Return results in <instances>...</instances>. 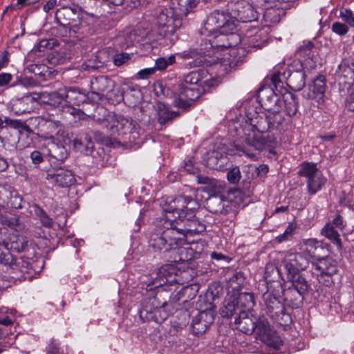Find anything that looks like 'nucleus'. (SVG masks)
Wrapping results in <instances>:
<instances>
[{
	"label": "nucleus",
	"instance_id": "nucleus-63",
	"mask_svg": "<svg viewBox=\"0 0 354 354\" xmlns=\"http://www.w3.org/2000/svg\"><path fill=\"white\" fill-rule=\"evenodd\" d=\"M328 224H330L333 227L340 230H342L344 228L343 218L339 215H337L331 222L328 223Z\"/></svg>",
	"mask_w": 354,
	"mask_h": 354
},
{
	"label": "nucleus",
	"instance_id": "nucleus-19",
	"mask_svg": "<svg viewBox=\"0 0 354 354\" xmlns=\"http://www.w3.org/2000/svg\"><path fill=\"white\" fill-rule=\"evenodd\" d=\"M258 98L261 106L268 111H276V109L280 108L279 104L280 102L279 95L276 94L269 87L260 89L258 93Z\"/></svg>",
	"mask_w": 354,
	"mask_h": 354
},
{
	"label": "nucleus",
	"instance_id": "nucleus-4",
	"mask_svg": "<svg viewBox=\"0 0 354 354\" xmlns=\"http://www.w3.org/2000/svg\"><path fill=\"white\" fill-rule=\"evenodd\" d=\"M55 18L60 26L68 30L66 34L69 37L80 39L90 33L84 14L77 8L63 6L57 10Z\"/></svg>",
	"mask_w": 354,
	"mask_h": 354
},
{
	"label": "nucleus",
	"instance_id": "nucleus-51",
	"mask_svg": "<svg viewBox=\"0 0 354 354\" xmlns=\"http://www.w3.org/2000/svg\"><path fill=\"white\" fill-rule=\"evenodd\" d=\"M279 109L280 108L276 109V111H269L270 114L268 115V117L270 120L271 129L277 128L283 122L284 118L279 112Z\"/></svg>",
	"mask_w": 354,
	"mask_h": 354
},
{
	"label": "nucleus",
	"instance_id": "nucleus-10",
	"mask_svg": "<svg viewBox=\"0 0 354 354\" xmlns=\"http://www.w3.org/2000/svg\"><path fill=\"white\" fill-rule=\"evenodd\" d=\"M228 10L236 22L238 21L243 23L257 21L260 15L252 4L243 0L231 2L228 5Z\"/></svg>",
	"mask_w": 354,
	"mask_h": 354
},
{
	"label": "nucleus",
	"instance_id": "nucleus-23",
	"mask_svg": "<svg viewBox=\"0 0 354 354\" xmlns=\"http://www.w3.org/2000/svg\"><path fill=\"white\" fill-rule=\"evenodd\" d=\"M241 42V37L236 32L224 34L220 32L213 40H209L210 48H227L235 46Z\"/></svg>",
	"mask_w": 354,
	"mask_h": 354
},
{
	"label": "nucleus",
	"instance_id": "nucleus-11",
	"mask_svg": "<svg viewBox=\"0 0 354 354\" xmlns=\"http://www.w3.org/2000/svg\"><path fill=\"white\" fill-rule=\"evenodd\" d=\"M156 277L147 285V290H151L165 285L179 283L176 270L173 265L167 264L160 267L156 273Z\"/></svg>",
	"mask_w": 354,
	"mask_h": 354
},
{
	"label": "nucleus",
	"instance_id": "nucleus-42",
	"mask_svg": "<svg viewBox=\"0 0 354 354\" xmlns=\"http://www.w3.org/2000/svg\"><path fill=\"white\" fill-rule=\"evenodd\" d=\"M3 194L7 197V200L3 202L12 208L20 209L22 207V198L15 190L4 189Z\"/></svg>",
	"mask_w": 354,
	"mask_h": 354
},
{
	"label": "nucleus",
	"instance_id": "nucleus-34",
	"mask_svg": "<svg viewBox=\"0 0 354 354\" xmlns=\"http://www.w3.org/2000/svg\"><path fill=\"white\" fill-rule=\"evenodd\" d=\"M158 113V121L160 124H165L171 122L180 114L179 112L171 111L164 103L158 102L156 104Z\"/></svg>",
	"mask_w": 354,
	"mask_h": 354
},
{
	"label": "nucleus",
	"instance_id": "nucleus-1",
	"mask_svg": "<svg viewBox=\"0 0 354 354\" xmlns=\"http://www.w3.org/2000/svg\"><path fill=\"white\" fill-rule=\"evenodd\" d=\"M196 6V0H171L170 7L157 16L158 33L173 45L178 39L176 30L183 25V19Z\"/></svg>",
	"mask_w": 354,
	"mask_h": 354
},
{
	"label": "nucleus",
	"instance_id": "nucleus-56",
	"mask_svg": "<svg viewBox=\"0 0 354 354\" xmlns=\"http://www.w3.org/2000/svg\"><path fill=\"white\" fill-rule=\"evenodd\" d=\"M4 122L6 124H8L12 127H14L15 129L21 128V129L26 130V131L29 130V127L28 125H26L25 123H24L23 122L18 120H13V119H10V118L6 117L3 120V123Z\"/></svg>",
	"mask_w": 354,
	"mask_h": 354
},
{
	"label": "nucleus",
	"instance_id": "nucleus-35",
	"mask_svg": "<svg viewBox=\"0 0 354 354\" xmlns=\"http://www.w3.org/2000/svg\"><path fill=\"white\" fill-rule=\"evenodd\" d=\"M178 88L180 96H183L189 101L193 102L198 99L203 92V87L199 86H189L185 84H179Z\"/></svg>",
	"mask_w": 354,
	"mask_h": 354
},
{
	"label": "nucleus",
	"instance_id": "nucleus-59",
	"mask_svg": "<svg viewBox=\"0 0 354 354\" xmlns=\"http://www.w3.org/2000/svg\"><path fill=\"white\" fill-rule=\"evenodd\" d=\"M50 93L42 92L37 93L32 95L33 101H39V103L47 104L50 105Z\"/></svg>",
	"mask_w": 354,
	"mask_h": 354
},
{
	"label": "nucleus",
	"instance_id": "nucleus-21",
	"mask_svg": "<svg viewBox=\"0 0 354 354\" xmlns=\"http://www.w3.org/2000/svg\"><path fill=\"white\" fill-rule=\"evenodd\" d=\"M211 51H198L196 49L190 48L177 53L178 58L186 61V66L189 68L198 67L203 65L204 59L203 54L210 55Z\"/></svg>",
	"mask_w": 354,
	"mask_h": 354
},
{
	"label": "nucleus",
	"instance_id": "nucleus-52",
	"mask_svg": "<svg viewBox=\"0 0 354 354\" xmlns=\"http://www.w3.org/2000/svg\"><path fill=\"white\" fill-rule=\"evenodd\" d=\"M14 239L10 242V249L17 252L24 251L28 245L26 239L22 236H15Z\"/></svg>",
	"mask_w": 354,
	"mask_h": 354
},
{
	"label": "nucleus",
	"instance_id": "nucleus-36",
	"mask_svg": "<svg viewBox=\"0 0 354 354\" xmlns=\"http://www.w3.org/2000/svg\"><path fill=\"white\" fill-rule=\"evenodd\" d=\"M207 72L204 70L194 71L185 75L184 78V83L183 84L188 85L189 86H199L202 87L207 80H204V75Z\"/></svg>",
	"mask_w": 354,
	"mask_h": 354
},
{
	"label": "nucleus",
	"instance_id": "nucleus-61",
	"mask_svg": "<svg viewBox=\"0 0 354 354\" xmlns=\"http://www.w3.org/2000/svg\"><path fill=\"white\" fill-rule=\"evenodd\" d=\"M182 97L183 96L174 100V105L184 111H187L192 106L193 102L189 101L188 100H183Z\"/></svg>",
	"mask_w": 354,
	"mask_h": 354
},
{
	"label": "nucleus",
	"instance_id": "nucleus-17",
	"mask_svg": "<svg viewBox=\"0 0 354 354\" xmlns=\"http://www.w3.org/2000/svg\"><path fill=\"white\" fill-rule=\"evenodd\" d=\"M214 321V313L209 309L198 313L192 322V330L196 335H201L205 333L208 327Z\"/></svg>",
	"mask_w": 354,
	"mask_h": 354
},
{
	"label": "nucleus",
	"instance_id": "nucleus-30",
	"mask_svg": "<svg viewBox=\"0 0 354 354\" xmlns=\"http://www.w3.org/2000/svg\"><path fill=\"white\" fill-rule=\"evenodd\" d=\"M243 310L238 306L236 297L230 296L225 299L223 306L221 309V315L226 318L237 317Z\"/></svg>",
	"mask_w": 354,
	"mask_h": 354
},
{
	"label": "nucleus",
	"instance_id": "nucleus-13",
	"mask_svg": "<svg viewBox=\"0 0 354 354\" xmlns=\"http://www.w3.org/2000/svg\"><path fill=\"white\" fill-rule=\"evenodd\" d=\"M46 179L50 184L62 188L69 187L75 182L72 171L62 167L48 169Z\"/></svg>",
	"mask_w": 354,
	"mask_h": 354
},
{
	"label": "nucleus",
	"instance_id": "nucleus-48",
	"mask_svg": "<svg viewBox=\"0 0 354 354\" xmlns=\"http://www.w3.org/2000/svg\"><path fill=\"white\" fill-rule=\"evenodd\" d=\"M245 283V277L242 272H238L233 274L228 281V286L233 290L239 291Z\"/></svg>",
	"mask_w": 354,
	"mask_h": 354
},
{
	"label": "nucleus",
	"instance_id": "nucleus-20",
	"mask_svg": "<svg viewBox=\"0 0 354 354\" xmlns=\"http://www.w3.org/2000/svg\"><path fill=\"white\" fill-rule=\"evenodd\" d=\"M206 208L213 214H227L231 207L223 195H213L206 200Z\"/></svg>",
	"mask_w": 354,
	"mask_h": 354
},
{
	"label": "nucleus",
	"instance_id": "nucleus-60",
	"mask_svg": "<svg viewBox=\"0 0 354 354\" xmlns=\"http://www.w3.org/2000/svg\"><path fill=\"white\" fill-rule=\"evenodd\" d=\"M293 230V227L290 225H288L286 229L285 232L283 234L279 235L276 238L277 241L278 243H282L283 241L289 240L292 237Z\"/></svg>",
	"mask_w": 354,
	"mask_h": 354
},
{
	"label": "nucleus",
	"instance_id": "nucleus-14",
	"mask_svg": "<svg viewBox=\"0 0 354 354\" xmlns=\"http://www.w3.org/2000/svg\"><path fill=\"white\" fill-rule=\"evenodd\" d=\"M165 216L163 225L165 230L162 233L165 238L167 239V241L170 248H172L174 246L181 245L186 237L185 233L179 230V228L182 227L173 221L174 219L170 217V215L165 214Z\"/></svg>",
	"mask_w": 354,
	"mask_h": 354
},
{
	"label": "nucleus",
	"instance_id": "nucleus-57",
	"mask_svg": "<svg viewBox=\"0 0 354 354\" xmlns=\"http://www.w3.org/2000/svg\"><path fill=\"white\" fill-rule=\"evenodd\" d=\"M340 17L342 19V21H344L351 26L354 27V14L352 12L351 10L347 9L341 10Z\"/></svg>",
	"mask_w": 354,
	"mask_h": 354
},
{
	"label": "nucleus",
	"instance_id": "nucleus-16",
	"mask_svg": "<svg viewBox=\"0 0 354 354\" xmlns=\"http://www.w3.org/2000/svg\"><path fill=\"white\" fill-rule=\"evenodd\" d=\"M282 263L286 270L287 275L299 273L306 268L308 262L301 254L290 252L284 255Z\"/></svg>",
	"mask_w": 354,
	"mask_h": 354
},
{
	"label": "nucleus",
	"instance_id": "nucleus-24",
	"mask_svg": "<svg viewBox=\"0 0 354 354\" xmlns=\"http://www.w3.org/2000/svg\"><path fill=\"white\" fill-rule=\"evenodd\" d=\"M336 76L344 84H353L354 82V59H343L336 71Z\"/></svg>",
	"mask_w": 354,
	"mask_h": 354
},
{
	"label": "nucleus",
	"instance_id": "nucleus-58",
	"mask_svg": "<svg viewBox=\"0 0 354 354\" xmlns=\"http://www.w3.org/2000/svg\"><path fill=\"white\" fill-rule=\"evenodd\" d=\"M331 28L334 32L341 36L345 35L348 31V28L346 24L338 21L334 22Z\"/></svg>",
	"mask_w": 354,
	"mask_h": 354
},
{
	"label": "nucleus",
	"instance_id": "nucleus-37",
	"mask_svg": "<svg viewBox=\"0 0 354 354\" xmlns=\"http://www.w3.org/2000/svg\"><path fill=\"white\" fill-rule=\"evenodd\" d=\"M205 229V223L204 221L200 219L199 216L195 218L193 221L187 224L185 227L179 228L181 232L185 233V236L200 234L203 232Z\"/></svg>",
	"mask_w": 354,
	"mask_h": 354
},
{
	"label": "nucleus",
	"instance_id": "nucleus-6",
	"mask_svg": "<svg viewBox=\"0 0 354 354\" xmlns=\"http://www.w3.org/2000/svg\"><path fill=\"white\" fill-rule=\"evenodd\" d=\"M95 120L109 130L111 136L118 135L124 139L128 134L132 133L137 124L131 118L112 113H109L104 118H97Z\"/></svg>",
	"mask_w": 354,
	"mask_h": 354
},
{
	"label": "nucleus",
	"instance_id": "nucleus-29",
	"mask_svg": "<svg viewBox=\"0 0 354 354\" xmlns=\"http://www.w3.org/2000/svg\"><path fill=\"white\" fill-rule=\"evenodd\" d=\"M305 73L302 70L288 71L287 85L293 91H301L305 86Z\"/></svg>",
	"mask_w": 354,
	"mask_h": 354
},
{
	"label": "nucleus",
	"instance_id": "nucleus-50",
	"mask_svg": "<svg viewBox=\"0 0 354 354\" xmlns=\"http://www.w3.org/2000/svg\"><path fill=\"white\" fill-rule=\"evenodd\" d=\"M0 263L13 268L17 263V259L6 249L3 250V248L0 245Z\"/></svg>",
	"mask_w": 354,
	"mask_h": 354
},
{
	"label": "nucleus",
	"instance_id": "nucleus-27",
	"mask_svg": "<svg viewBox=\"0 0 354 354\" xmlns=\"http://www.w3.org/2000/svg\"><path fill=\"white\" fill-rule=\"evenodd\" d=\"M304 251L311 257L318 259L326 254L328 250L324 247V243L315 239H307L304 241Z\"/></svg>",
	"mask_w": 354,
	"mask_h": 354
},
{
	"label": "nucleus",
	"instance_id": "nucleus-41",
	"mask_svg": "<svg viewBox=\"0 0 354 354\" xmlns=\"http://www.w3.org/2000/svg\"><path fill=\"white\" fill-rule=\"evenodd\" d=\"M238 306L248 312L254 306V296L252 292H241L236 297Z\"/></svg>",
	"mask_w": 354,
	"mask_h": 354
},
{
	"label": "nucleus",
	"instance_id": "nucleus-33",
	"mask_svg": "<svg viewBox=\"0 0 354 354\" xmlns=\"http://www.w3.org/2000/svg\"><path fill=\"white\" fill-rule=\"evenodd\" d=\"M325 86V79L323 76L316 78L313 85L309 88V91L307 94L308 97L319 102L324 97Z\"/></svg>",
	"mask_w": 354,
	"mask_h": 354
},
{
	"label": "nucleus",
	"instance_id": "nucleus-22",
	"mask_svg": "<svg viewBox=\"0 0 354 354\" xmlns=\"http://www.w3.org/2000/svg\"><path fill=\"white\" fill-rule=\"evenodd\" d=\"M313 268L317 272V274L331 276L337 272V262L329 257H321L313 261Z\"/></svg>",
	"mask_w": 354,
	"mask_h": 354
},
{
	"label": "nucleus",
	"instance_id": "nucleus-44",
	"mask_svg": "<svg viewBox=\"0 0 354 354\" xmlns=\"http://www.w3.org/2000/svg\"><path fill=\"white\" fill-rule=\"evenodd\" d=\"M105 52H100L97 56L98 61L89 59L84 62L81 66V69L86 71H94L102 67L106 64V60L102 59V55H105Z\"/></svg>",
	"mask_w": 354,
	"mask_h": 354
},
{
	"label": "nucleus",
	"instance_id": "nucleus-62",
	"mask_svg": "<svg viewBox=\"0 0 354 354\" xmlns=\"http://www.w3.org/2000/svg\"><path fill=\"white\" fill-rule=\"evenodd\" d=\"M196 180H197L198 184H200V185H214V179L211 178L207 176H205V175L198 174L196 176Z\"/></svg>",
	"mask_w": 354,
	"mask_h": 354
},
{
	"label": "nucleus",
	"instance_id": "nucleus-5",
	"mask_svg": "<svg viewBox=\"0 0 354 354\" xmlns=\"http://www.w3.org/2000/svg\"><path fill=\"white\" fill-rule=\"evenodd\" d=\"M193 204L197 205L191 196L180 195L167 201L162 210L165 214L170 215L174 219L173 221L184 227L198 216L195 212V207L192 206Z\"/></svg>",
	"mask_w": 354,
	"mask_h": 354
},
{
	"label": "nucleus",
	"instance_id": "nucleus-9",
	"mask_svg": "<svg viewBox=\"0 0 354 354\" xmlns=\"http://www.w3.org/2000/svg\"><path fill=\"white\" fill-rule=\"evenodd\" d=\"M298 175L306 178L307 190L311 195L319 192L326 182V178L314 162H302L299 166Z\"/></svg>",
	"mask_w": 354,
	"mask_h": 354
},
{
	"label": "nucleus",
	"instance_id": "nucleus-49",
	"mask_svg": "<svg viewBox=\"0 0 354 354\" xmlns=\"http://www.w3.org/2000/svg\"><path fill=\"white\" fill-rule=\"evenodd\" d=\"M35 214L38 217L42 225L46 227H51L53 224V219L47 214V213L38 205H34Z\"/></svg>",
	"mask_w": 354,
	"mask_h": 354
},
{
	"label": "nucleus",
	"instance_id": "nucleus-43",
	"mask_svg": "<svg viewBox=\"0 0 354 354\" xmlns=\"http://www.w3.org/2000/svg\"><path fill=\"white\" fill-rule=\"evenodd\" d=\"M339 230L333 227L330 224L326 223L322 230V234L340 248L342 247V243L339 238V234L338 232Z\"/></svg>",
	"mask_w": 354,
	"mask_h": 354
},
{
	"label": "nucleus",
	"instance_id": "nucleus-40",
	"mask_svg": "<svg viewBox=\"0 0 354 354\" xmlns=\"http://www.w3.org/2000/svg\"><path fill=\"white\" fill-rule=\"evenodd\" d=\"M167 240L162 232L154 233L151 235L149 243L155 250L167 252L171 249Z\"/></svg>",
	"mask_w": 354,
	"mask_h": 354
},
{
	"label": "nucleus",
	"instance_id": "nucleus-8",
	"mask_svg": "<svg viewBox=\"0 0 354 354\" xmlns=\"http://www.w3.org/2000/svg\"><path fill=\"white\" fill-rule=\"evenodd\" d=\"M205 28L209 32L219 31L221 33L229 34L236 32L237 23L232 19L230 13L216 10L207 17Z\"/></svg>",
	"mask_w": 354,
	"mask_h": 354
},
{
	"label": "nucleus",
	"instance_id": "nucleus-47",
	"mask_svg": "<svg viewBox=\"0 0 354 354\" xmlns=\"http://www.w3.org/2000/svg\"><path fill=\"white\" fill-rule=\"evenodd\" d=\"M64 88H61L56 91L50 93V105L55 108H61L62 106L65 105V97Z\"/></svg>",
	"mask_w": 354,
	"mask_h": 354
},
{
	"label": "nucleus",
	"instance_id": "nucleus-18",
	"mask_svg": "<svg viewBox=\"0 0 354 354\" xmlns=\"http://www.w3.org/2000/svg\"><path fill=\"white\" fill-rule=\"evenodd\" d=\"M268 145V141L263 136H249L245 140V145L237 147L239 151H243L248 157L253 158L256 154L253 152L255 151H262Z\"/></svg>",
	"mask_w": 354,
	"mask_h": 354
},
{
	"label": "nucleus",
	"instance_id": "nucleus-12",
	"mask_svg": "<svg viewBox=\"0 0 354 354\" xmlns=\"http://www.w3.org/2000/svg\"><path fill=\"white\" fill-rule=\"evenodd\" d=\"M114 82L107 76L101 75L91 81V97L94 101H101L104 97L111 100Z\"/></svg>",
	"mask_w": 354,
	"mask_h": 354
},
{
	"label": "nucleus",
	"instance_id": "nucleus-64",
	"mask_svg": "<svg viewBox=\"0 0 354 354\" xmlns=\"http://www.w3.org/2000/svg\"><path fill=\"white\" fill-rule=\"evenodd\" d=\"M51 45H52L51 40L42 39L39 41L37 48L39 52H44L45 50V49L51 48H52Z\"/></svg>",
	"mask_w": 354,
	"mask_h": 354
},
{
	"label": "nucleus",
	"instance_id": "nucleus-53",
	"mask_svg": "<svg viewBox=\"0 0 354 354\" xmlns=\"http://www.w3.org/2000/svg\"><path fill=\"white\" fill-rule=\"evenodd\" d=\"M176 57L174 55H170L167 59L165 57H159L156 60L154 68L159 71L165 70L168 66L174 64Z\"/></svg>",
	"mask_w": 354,
	"mask_h": 354
},
{
	"label": "nucleus",
	"instance_id": "nucleus-55",
	"mask_svg": "<svg viewBox=\"0 0 354 354\" xmlns=\"http://www.w3.org/2000/svg\"><path fill=\"white\" fill-rule=\"evenodd\" d=\"M241 178V171L238 167L230 169L227 173V178L232 184H236Z\"/></svg>",
	"mask_w": 354,
	"mask_h": 354
},
{
	"label": "nucleus",
	"instance_id": "nucleus-25",
	"mask_svg": "<svg viewBox=\"0 0 354 354\" xmlns=\"http://www.w3.org/2000/svg\"><path fill=\"white\" fill-rule=\"evenodd\" d=\"M32 95H25L21 98H14L10 102V110L16 115L29 113L32 109Z\"/></svg>",
	"mask_w": 354,
	"mask_h": 354
},
{
	"label": "nucleus",
	"instance_id": "nucleus-45",
	"mask_svg": "<svg viewBox=\"0 0 354 354\" xmlns=\"http://www.w3.org/2000/svg\"><path fill=\"white\" fill-rule=\"evenodd\" d=\"M49 155L57 161L63 162L68 156V153L63 145H53L49 149Z\"/></svg>",
	"mask_w": 354,
	"mask_h": 354
},
{
	"label": "nucleus",
	"instance_id": "nucleus-46",
	"mask_svg": "<svg viewBox=\"0 0 354 354\" xmlns=\"http://www.w3.org/2000/svg\"><path fill=\"white\" fill-rule=\"evenodd\" d=\"M28 70L41 80H46L50 75L49 68L44 64H31L28 66Z\"/></svg>",
	"mask_w": 354,
	"mask_h": 354
},
{
	"label": "nucleus",
	"instance_id": "nucleus-31",
	"mask_svg": "<svg viewBox=\"0 0 354 354\" xmlns=\"http://www.w3.org/2000/svg\"><path fill=\"white\" fill-rule=\"evenodd\" d=\"M305 294L290 287L283 290L284 300L292 308H298L302 304Z\"/></svg>",
	"mask_w": 354,
	"mask_h": 354
},
{
	"label": "nucleus",
	"instance_id": "nucleus-39",
	"mask_svg": "<svg viewBox=\"0 0 354 354\" xmlns=\"http://www.w3.org/2000/svg\"><path fill=\"white\" fill-rule=\"evenodd\" d=\"M283 99L286 114L290 117L295 115L299 109V100L297 97L291 93H287L283 95Z\"/></svg>",
	"mask_w": 354,
	"mask_h": 354
},
{
	"label": "nucleus",
	"instance_id": "nucleus-26",
	"mask_svg": "<svg viewBox=\"0 0 354 354\" xmlns=\"http://www.w3.org/2000/svg\"><path fill=\"white\" fill-rule=\"evenodd\" d=\"M227 153L225 149L213 150L208 153L206 160L207 166L212 169H222L227 162Z\"/></svg>",
	"mask_w": 354,
	"mask_h": 354
},
{
	"label": "nucleus",
	"instance_id": "nucleus-28",
	"mask_svg": "<svg viewBox=\"0 0 354 354\" xmlns=\"http://www.w3.org/2000/svg\"><path fill=\"white\" fill-rule=\"evenodd\" d=\"M75 149L86 155L91 154L94 148V143L91 137L87 133L80 134L73 140Z\"/></svg>",
	"mask_w": 354,
	"mask_h": 354
},
{
	"label": "nucleus",
	"instance_id": "nucleus-54",
	"mask_svg": "<svg viewBox=\"0 0 354 354\" xmlns=\"http://www.w3.org/2000/svg\"><path fill=\"white\" fill-rule=\"evenodd\" d=\"M133 53H116L113 57V62L116 66H120L127 64L131 59Z\"/></svg>",
	"mask_w": 354,
	"mask_h": 354
},
{
	"label": "nucleus",
	"instance_id": "nucleus-7",
	"mask_svg": "<svg viewBox=\"0 0 354 354\" xmlns=\"http://www.w3.org/2000/svg\"><path fill=\"white\" fill-rule=\"evenodd\" d=\"M263 300L266 314L273 322L280 326H288L292 322L291 316L286 312L283 304L272 292L267 291L263 293Z\"/></svg>",
	"mask_w": 354,
	"mask_h": 354
},
{
	"label": "nucleus",
	"instance_id": "nucleus-15",
	"mask_svg": "<svg viewBox=\"0 0 354 354\" xmlns=\"http://www.w3.org/2000/svg\"><path fill=\"white\" fill-rule=\"evenodd\" d=\"M65 105L62 106V111L69 113L72 115L75 113V109L73 106H80L86 101V96L81 89L77 87H64Z\"/></svg>",
	"mask_w": 354,
	"mask_h": 354
},
{
	"label": "nucleus",
	"instance_id": "nucleus-2",
	"mask_svg": "<svg viewBox=\"0 0 354 354\" xmlns=\"http://www.w3.org/2000/svg\"><path fill=\"white\" fill-rule=\"evenodd\" d=\"M236 328L245 334H252L257 331L261 341L270 347L279 348L282 341L276 331L272 329L268 321L264 317L257 319L255 317L250 316L249 313L243 310L237 317H235Z\"/></svg>",
	"mask_w": 354,
	"mask_h": 354
},
{
	"label": "nucleus",
	"instance_id": "nucleus-32",
	"mask_svg": "<svg viewBox=\"0 0 354 354\" xmlns=\"http://www.w3.org/2000/svg\"><path fill=\"white\" fill-rule=\"evenodd\" d=\"M248 118L250 120V125L257 131L263 133L271 129L268 115H259L255 113L252 116L248 115Z\"/></svg>",
	"mask_w": 354,
	"mask_h": 354
},
{
	"label": "nucleus",
	"instance_id": "nucleus-38",
	"mask_svg": "<svg viewBox=\"0 0 354 354\" xmlns=\"http://www.w3.org/2000/svg\"><path fill=\"white\" fill-rule=\"evenodd\" d=\"M287 279L291 283L290 288L301 292H308L309 285L300 272L287 275Z\"/></svg>",
	"mask_w": 354,
	"mask_h": 354
},
{
	"label": "nucleus",
	"instance_id": "nucleus-3",
	"mask_svg": "<svg viewBox=\"0 0 354 354\" xmlns=\"http://www.w3.org/2000/svg\"><path fill=\"white\" fill-rule=\"evenodd\" d=\"M190 290L189 287H185L176 294L169 302H160L158 296L145 299L139 311L140 319L144 322L162 323L169 316L168 311L171 310L169 307L173 306L174 302L180 301L181 297L185 295Z\"/></svg>",
	"mask_w": 354,
	"mask_h": 354
}]
</instances>
